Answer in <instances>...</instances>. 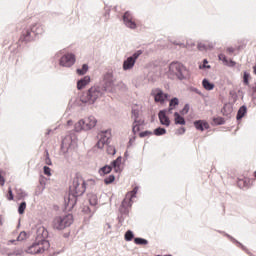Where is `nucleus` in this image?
I'll use <instances>...</instances> for the list:
<instances>
[{
	"mask_svg": "<svg viewBox=\"0 0 256 256\" xmlns=\"http://www.w3.org/2000/svg\"><path fill=\"white\" fill-rule=\"evenodd\" d=\"M169 75L172 77V79H179L180 81H183V79H187L189 77V71L183 64L179 62H172L169 66Z\"/></svg>",
	"mask_w": 256,
	"mask_h": 256,
	"instance_id": "f257e3e1",
	"label": "nucleus"
},
{
	"mask_svg": "<svg viewBox=\"0 0 256 256\" xmlns=\"http://www.w3.org/2000/svg\"><path fill=\"white\" fill-rule=\"evenodd\" d=\"M102 95L103 93L101 92V88L93 86L87 92L82 94L80 101L82 103H87L88 105H93V103H95V101H97Z\"/></svg>",
	"mask_w": 256,
	"mask_h": 256,
	"instance_id": "f03ea898",
	"label": "nucleus"
},
{
	"mask_svg": "<svg viewBox=\"0 0 256 256\" xmlns=\"http://www.w3.org/2000/svg\"><path fill=\"white\" fill-rule=\"evenodd\" d=\"M71 225H73V216L71 214L57 216L52 222L53 228L58 231H63V229H67V227H71Z\"/></svg>",
	"mask_w": 256,
	"mask_h": 256,
	"instance_id": "7ed1b4c3",
	"label": "nucleus"
},
{
	"mask_svg": "<svg viewBox=\"0 0 256 256\" xmlns=\"http://www.w3.org/2000/svg\"><path fill=\"white\" fill-rule=\"evenodd\" d=\"M96 125H97V118H95V116H88L87 118L78 121L74 125V129L77 132L91 131V129H93V127H95Z\"/></svg>",
	"mask_w": 256,
	"mask_h": 256,
	"instance_id": "20e7f679",
	"label": "nucleus"
},
{
	"mask_svg": "<svg viewBox=\"0 0 256 256\" xmlns=\"http://www.w3.org/2000/svg\"><path fill=\"white\" fill-rule=\"evenodd\" d=\"M49 249V241L45 239L36 240L31 246L26 250V253L30 255H37L39 253H45Z\"/></svg>",
	"mask_w": 256,
	"mask_h": 256,
	"instance_id": "39448f33",
	"label": "nucleus"
},
{
	"mask_svg": "<svg viewBox=\"0 0 256 256\" xmlns=\"http://www.w3.org/2000/svg\"><path fill=\"white\" fill-rule=\"evenodd\" d=\"M86 185L85 180L81 177H75L72 185L70 186V193L73 197H81L85 193Z\"/></svg>",
	"mask_w": 256,
	"mask_h": 256,
	"instance_id": "423d86ee",
	"label": "nucleus"
},
{
	"mask_svg": "<svg viewBox=\"0 0 256 256\" xmlns=\"http://www.w3.org/2000/svg\"><path fill=\"white\" fill-rule=\"evenodd\" d=\"M121 161H123V158L118 157L116 160H114L112 162V166L106 165V166L100 168L99 174L100 175H109V173H111V171H113V169L116 173H121Z\"/></svg>",
	"mask_w": 256,
	"mask_h": 256,
	"instance_id": "0eeeda50",
	"label": "nucleus"
},
{
	"mask_svg": "<svg viewBox=\"0 0 256 256\" xmlns=\"http://www.w3.org/2000/svg\"><path fill=\"white\" fill-rule=\"evenodd\" d=\"M132 119H134L132 131L135 134L139 133L141 131V125L145 123L143 119H139V107L134 106L132 108Z\"/></svg>",
	"mask_w": 256,
	"mask_h": 256,
	"instance_id": "6e6552de",
	"label": "nucleus"
},
{
	"mask_svg": "<svg viewBox=\"0 0 256 256\" xmlns=\"http://www.w3.org/2000/svg\"><path fill=\"white\" fill-rule=\"evenodd\" d=\"M41 25L35 24L31 28H27L23 30L22 35L20 36V41H31V33H35L36 35H39L41 33Z\"/></svg>",
	"mask_w": 256,
	"mask_h": 256,
	"instance_id": "1a4fd4ad",
	"label": "nucleus"
},
{
	"mask_svg": "<svg viewBox=\"0 0 256 256\" xmlns=\"http://www.w3.org/2000/svg\"><path fill=\"white\" fill-rule=\"evenodd\" d=\"M151 95L154 98L155 103H160V105H163L165 101L169 99V94L163 92L161 88L152 89Z\"/></svg>",
	"mask_w": 256,
	"mask_h": 256,
	"instance_id": "9d476101",
	"label": "nucleus"
},
{
	"mask_svg": "<svg viewBox=\"0 0 256 256\" xmlns=\"http://www.w3.org/2000/svg\"><path fill=\"white\" fill-rule=\"evenodd\" d=\"M140 55H143L142 50H138L132 56L128 57L123 63L124 71H129V69H133V67H135V62L137 61V59H139Z\"/></svg>",
	"mask_w": 256,
	"mask_h": 256,
	"instance_id": "9b49d317",
	"label": "nucleus"
},
{
	"mask_svg": "<svg viewBox=\"0 0 256 256\" xmlns=\"http://www.w3.org/2000/svg\"><path fill=\"white\" fill-rule=\"evenodd\" d=\"M139 191V187H135L132 191L128 192L122 201L121 207H131V204L133 203L132 199L137 195V192Z\"/></svg>",
	"mask_w": 256,
	"mask_h": 256,
	"instance_id": "f8f14e48",
	"label": "nucleus"
},
{
	"mask_svg": "<svg viewBox=\"0 0 256 256\" xmlns=\"http://www.w3.org/2000/svg\"><path fill=\"white\" fill-rule=\"evenodd\" d=\"M60 65L62 67H72L75 65V56L74 54L68 53L61 57Z\"/></svg>",
	"mask_w": 256,
	"mask_h": 256,
	"instance_id": "ddd939ff",
	"label": "nucleus"
},
{
	"mask_svg": "<svg viewBox=\"0 0 256 256\" xmlns=\"http://www.w3.org/2000/svg\"><path fill=\"white\" fill-rule=\"evenodd\" d=\"M110 137L111 131L102 132L101 138L97 142L96 147H98V149H103L105 145H108Z\"/></svg>",
	"mask_w": 256,
	"mask_h": 256,
	"instance_id": "4468645a",
	"label": "nucleus"
},
{
	"mask_svg": "<svg viewBox=\"0 0 256 256\" xmlns=\"http://www.w3.org/2000/svg\"><path fill=\"white\" fill-rule=\"evenodd\" d=\"M123 21L126 27H129V29H137V23L133 21V16L131 15V13L129 12L124 13Z\"/></svg>",
	"mask_w": 256,
	"mask_h": 256,
	"instance_id": "2eb2a0df",
	"label": "nucleus"
},
{
	"mask_svg": "<svg viewBox=\"0 0 256 256\" xmlns=\"http://www.w3.org/2000/svg\"><path fill=\"white\" fill-rule=\"evenodd\" d=\"M104 91H113V74L107 73L104 76Z\"/></svg>",
	"mask_w": 256,
	"mask_h": 256,
	"instance_id": "dca6fc26",
	"label": "nucleus"
},
{
	"mask_svg": "<svg viewBox=\"0 0 256 256\" xmlns=\"http://www.w3.org/2000/svg\"><path fill=\"white\" fill-rule=\"evenodd\" d=\"M158 117L161 125H165V127H169V125H171V120H169V117L167 116V111L161 110Z\"/></svg>",
	"mask_w": 256,
	"mask_h": 256,
	"instance_id": "f3484780",
	"label": "nucleus"
},
{
	"mask_svg": "<svg viewBox=\"0 0 256 256\" xmlns=\"http://www.w3.org/2000/svg\"><path fill=\"white\" fill-rule=\"evenodd\" d=\"M71 148V137H65L62 140L61 151L62 153H68Z\"/></svg>",
	"mask_w": 256,
	"mask_h": 256,
	"instance_id": "a211bd4d",
	"label": "nucleus"
},
{
	"mask_svg": "<svg viewBox=\"0 0 256 256\" xmlns=\"http://www.w3.org/2000/svg\"><path fill=\"white\" fill-rule=\"evenodd\" d=\"M194 127L198 131H203L204 129H209V122L205 120H197L194 122Z\"/></svg>",
	"mask_w": 256,
	"mask_h": 256,
	"instance_id": "6ab92c4d",
	"label": "nucleus"
},
{
	"mask_svg": "<svg viewBox=\"0 0 256 256\" xmlns=\"http://www.w3.org/2000/svg\"><path fill=\"white\" fill-rule=\"evenodd\" d=\"M90 81H91V78L89 76H85L83 79L78 81L77 89L81 90V89L87 87V85H89Z\"/></svg>",
	"mask_w": 256,
	"mask_h": 256,
	"instance_id": "aec40b11",
	"label": "nucleus"
},
{
	"mask_svg": "<svg viewBox=\"0 0 256 256\" xmlns=\"http://www.w3.org/2000/svg\"><path fill=\"white\" fill-rule=\"evenodd\" d=\"M250 183H251V179L244 178V179H239L237 182V185L238 187H240V189H245V187H249Z\"/></svg>",
	"mask_w": 256,
	"mask_h": 256,
	"instance_id": "412c9836",
	"label": "nucleus"
},
{
	"mask_svg": "<svg viewBox=\"0 0 256 256\" xmlns=\"http://www.w3.org/2000/svg\"><path fill=\"white\" fill-rule=\"evenodd\" d=\"M218 57H219L220 61H223L224 65H229L230 67H235V62L233 60H228L227 56H225L224 54H220Z\"/></svg>",
	"mask_w": 256,
	"mask_h": 256,
	"instance_id": "4be33fe9",
	"label": "nucleus"
},
{
	"mask_svg": "<svg viewBox=\"0 0 256 256\" xmlns=\"http://www.w3.org/2000/svg\"><path fill=\"white\" fill-rule=\"evenodd\" d=\"M175 125H185V118H183L178 112L174 114Z\"/></svg>",
	"mask_w": 256,
	"mask_h": 256,
	"instance_id": "5701e85b",
	"label": "nucleus"
},
{
	"mask_svg": "<svg viewBox=\"0 0 256 256\" xmlns=\"http://www.w3.org/2000/svg\"><path fill=\"white\" fill-rule=\"evenodd\" d=\"M202 86L204 87V89H206V91H213V89H215V84L209 82V80L204 79L202 81Z\"/></svg>",
	"mask_w": 256,
	"mask_h": 256,
	"instance_id": "b1692460",
	"label": "nucleus"
},
{
	"mask_svg": "<svg viewBox=\"0 0 256 256\" xmlns=\"http://www.w3.org/2000/svg\"><path fill=\"white\" fill-rule=\"evenodd\" d=\"M179 105V99L178 98H173L170 100L169 103V108H168V113H173V109Z\"/></svg>",
	"mask_w": 256,
	"mask_h": 256,
	"instance_id": "393cba45",
	"label": "nucleus"
},
{
	"mask_svg": "<svg viewBox=\"0 0 256 256\" xmlns=\"http://www.w3.org/2000/svg\"><path fill=\"white\" fill-rule=\"evenodd\" d=\"M247 113V107L242 106L240 107V109L238 110L236 119H243V117H245V114Z\"/></svg>",
	"mask_w": 256,
	"mask_h": 256,
	"instance_id": "a878e982",
	"label": "nucleus"
},
{
	"mask_svg": "<svg viewBox=\"0 0 256 256\" xmlns=\"http://www.w3.org/2000/svg\"><path fill=\"white\" fill-rule=\"evenodd\" d=\"M133 237H135V235H133V231L128 230L125 233L124 239H125V241H133Z\"/></svg>",
	"mask_w": 256,
	"mask_h": 256,
	"instance_id": "bb28decb",
	"label": "nucleus"
},
{
	"mask_svg": "<svg viewBox=\"0 0 256 256\" xmlns=\"http://www.w3.org/2000/svg\"><path fill=\"white\" fill-rule=\"evenodd\" d=\"M87 71H89V66H87V64H84L82 66V69H77L78 75H85V73H87Z\"/></svg>",
	"mask_w": 256,
	"mask_h": 256,
	"instance_id": "cd10ccee",
	"label": "nucleus"
},
{
	"mask_svg": "<svg viewBox=\"0 0 256 256\" xmlns=\"http://www.w3.org/2000/svg\"><path fill=\"white\" fill-rule=\"evenodd\" d=\"M134 243L136 245H147L149 242L146 239H143V238H135Z\"/></svg>",
	"mask_w": 256,
	"mask_h": 256,
	"instance_id": "c85d7f7f",
	"label": "nucleus"
},
{
	"mask_svg": "<svg viewBox=\"0 0 256 256\" xmlns=\"http://www.w3.org/2000/svg\"><path fill=\"white\" fill-rule=\"evenodd\" d=\"M27 209V203L26 202H22L18 208V213L20 215H23V213H25V210Z\"/></svg>",
	"mask_w": 256,
	"mask_h": 256,
	"instance_id": "c756f323",
	"label": "nucleus"
},
{
	"mask_svg": "<svg viewBox=\"0 0 256 256\" xmlns=\"http://www.w3.org/2000/svg\"><path fill=\"white\" fill-rule=\"evenodd\" d=\"M167 133V130L165 128H156L154 130V135L159 136V135H165Z\"/></svg>",
	"mask_w": 256,
	"mask_h": 256,
	"instance_id": "7c9ffc66",
	"label": "nucleus"
},
{
	"mask_svg": "<svg viewBox=\"0 0 256 256\" xmlns=\"http://www.w3.org/2000/svg\"><path fill=\"white\" fill-rule=\"evenodd\" d=\"M113 181H115L114 175H110L104 179L105 185H111V183H113Z\"/></svg>",
	"mask_w": 256,
	"mask_h": 256,
	"instance_id": "2f4dec72",
	"label": "nucleus"
},
{
	"mask_svg": "<svg viewBox=\"0 0 256 256\" xmlns=\"http://www.w3.org/2000/svg\"><path fill=\"white\" fill-rule=\"evenodd\" d=\"M249 79H251V75L249 73L245 72L244 76H243L244 85L249 86Z\"/></svg>",
	"mask_w": 256,
	"mask_h": 256,
	"instance_id": "473e14b6",
	"label": "nucleus"
},
{
	"mask_svg": "<svg viewBox=\"0 0 256 256\" xmlns=\"http://www.w3.org/2000/svg\"><path fill=\"white\" fill-rule=\"evenodd\" d=\"M0 185L3 187L5 185V171L0 170Z\"/></svg>",
	"mask_w": 256,
	"mask_h": 256,
	"instance_id": "72a5a7b5",
	"label": "nucleus"
},
{
	"mask_svg": "<svg viewBox=\"0 0 256 256\" xmlns=\"http://www.w3.org/2000/svg\"><path fill=\"white\" fill-rule=\"evenodd\" d=\"M89 203H90V205L95 207V205H97V196H95V195L90 196Z\"/></svg>",
	"mask_w": 256,
	"mask_h": 256,
	"instance_id": "f704fd0d",
	"label": "nucleus"
},
{
	"mask_svg": "<svg viewBox=\"0 0 256 256\" xmlns=\"http://www.w3.org/2000/svg\"><path fill=\"white\" fill-rule=\"evenodd\" d=\"M6 198L8 199V201H13L14 199L13 190L11 189V187L8 188V194L6 195Z\"/></svg>",
	"mask_w": 256,
	"mask_h": 256,
	"instance_id": "c9c22d12",
	"label": "nucleus"
},
{
	"mask_svg": "<svg viewBox=\"0 0 256 256\" xmlns=\"http://www.w3.org/2000/svg\"><path fill=\"white\" fill-rule=\"evenodd\" d=\"M106 151H107L108 155H115V153H116L115 147H113V146H107Z\"/></svg>",
	"mask_w": 256,
	"mask_h": 256,
	"instance_id": "e433bc0d",
	"label": "nucleus"
},
{
	"mask_svg": "<svg viewBox=\"0 0 256 256\" xmlns=\"http://www.w3.org/2000/svg\"><path fill=\"white\" fill-rule=\"evenodd\" d=\"M27 239V232H21L17 238L18 241H25Z\"/></svg>",
	"mask_w": 256,
	"mask_h": 256,
	"instance_id": "4c0bfd02",
	"label": "nucleus"
},
{
	"mask_svg": "<svg viewBox=\"0 0 256 256\" xmlns=\"http://www.w3.org/2000/svg\"><path fill=\"white\" fill-rule=\"evenodd\" d=\"M44 175H47V177H51V168L48 166H44Z\"/></svg>",
	"mask_w": 256,
	"mask_h": 256,
	"instance_id": "58836bf2",
	"label": "nucleus"
},
{
	"mask_svg": "<svg viewBox=\"0 0 256 256\" xmlns=\"http://www.w3.org/2000/svg\"><path fill=\"white\" fill-rule=\"evenodd\" d=\"M46 165H53V162H51V158H49V152L46 151V159H45Z\"/></svg>",
	"mask_w": 256,
	"mask_h": 256,
	"instance_id": "ea45409f",
	"label": "nucleus"
},
{
	"mask_svg": "<svg viewBox=\"0 0 256 256\" xmlns=\"http://www.w3.org/2000/svg\"><path fill=\"white\" fill-rule=\"evenodd\" d=\"M207 63H209L207 59H204L203 66H200V69H211V66H207Z\"/></svg>",
	"mask_w": 256,
	"mask_h": 256,
	"instance_id": "a19ab883",
	"label": "nucleus"
},
{
	"mask_svg": "<svg viewBox=\"0 0 256 256\" xmlns=\"http://www.w3.org/2000/svg\"><path fill=\"white\" fill-rule=\"evenodd\" d=\"M198 49H199V51H205V50H207V45H205L203 43H199Z\"/></svg>",
	"mask_w": 256,
	"mask_h": 256,
	"instance_id": "79ce46f5",
	"label": "nucleus"
},
{
	"mask_svg": "<svg viewBox=\"0 0 256 256\" xmlns=\"http://www.w3.org/2000/svg\"><path fill=\"white\" fill-rule=\"evenodd\" d=\"M16 197H17V199L25 198V192H19Z\"/></svg>",
	"mask_w": 256,
	"mask_h": 256,
	"instance_id": "37998d69",
	"label": "nucleus"
},
{
	"mask_svg": "<svg viewBox=\"0 0 256 256\" xmlns=\"http://www.w3.org/2000/svg\"><path fill=\"white\" fill-rule=\"evenodd\" d=\"M215 123H218V125H221L223 123V118H216L214 119Z\"/></svg>",
	"mask_w": 256,
	"mask_h": 256,
	"instance_id": "c03bdc74",
	"label": "nucleus"
},
{
	"mask_svg": "<svg viewBox=\"0 0 256 256\" xmlns=\"http://www.w3.org/2000/svg\"><path fill=\"white\" fill-rule=\"evenodd\" d=\"M185 133V128L178 129V135H183Z\"/></svg>",
	"mask_w": 256,
	"mask_h": 256,
	"instance_id": "a18cd8bd",
	"label": "nucleus"
},
{
	"mask_svg": "<svg viewBox=\"0 0 256 256\" xmlns=\"http://www.w3.org/2000/svg\"><path fill=\"white\" fill-rule=\"evenodd\" d=\"M227 51H228V53H234L235 52V49H233V48H227Z\"/></svg>",
	"mask_w": 256,
	"mask_h": 256,
	"instance_id": "49530a36",
	"label": "nucleus"
},
{
	"mask_svg": "<svg viewBox=\"0 0 256 256\" xmlns=\"http://www.w3.org/2000/svg\"><path fill=\"white\" fill-rule=\"evenodd\" d=\"M148 132H141L140 137H146Z\"/></svg>",
	"mask_w": 256,
	"mask_h": 256,
	"instance_id": "de8ad7c7",
	"label": "nucleus"
},
{
	"mask_svg": "<svg viewBox=\"0 0 256 256\" xmlns=\"http://www.w3.org/2000/svg\"><path fill=\"white\" fill-rule=\"evenodd\" d=\"M253 72H254V75H256V64H255V66L253 67Z\"/></svg>",
	"mask_w": 256,
	"mask_h": 256,
	"instance_id": "09e8293b",
	"label": "nucleus"
},
{
	"mask_svg": "<svg viewBox=\"0 0 256 256\" xmlns=\"http://www.w3.org/2000/svg\"><path fill=\"white\" fill-rule=\"evenodd\" d=\"M184 110L189 111V106L186 105V106L184 107Z\"/></svg>",
	"mask_w": 256,
	"mask_h": 256,
	"instance_id": "8fccbe9b",
	"label": "nucleus"
},
{
	"mask_svg": "<svg viewBox=\"0 0 256 256\" xmlns=\"http://www.w3.org/2000/svg\"><path fill=\"white\" fill-rule=\"evenodd\" d=\"M252 89H253L254 93H256V84Z\"/></svg>",
	"mask_w": 256,
	"mask_h": 256,
	"instance_id": "3c124183",
	"label": "nucleus"
},
{
	"mask_svg": "<svg viewBox=\"0 0 256 256\" xmlns=\"http://www.w3.org/2000/svg\"><path fill=\"white\" fill-rule=\"evenodd\" d=\"M254 177H255V179H256V171L254 172Z\"/></svg>",
	"mask_w": 256,
	"mask_h": 256,
	"instance_id": "603ef678",
	"label": "nucleus"
}]
</instances>
